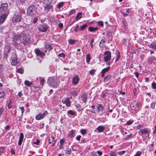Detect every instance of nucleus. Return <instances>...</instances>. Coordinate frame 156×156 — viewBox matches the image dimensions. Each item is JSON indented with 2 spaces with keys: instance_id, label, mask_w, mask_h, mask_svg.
<instances>
[{
  "instance_id": "28",
  "label": "nucleus",
  "mask_w": 156,
  "mask_h": 156,
  "mask_svg": "<svg viewBox=\"0 0 156 156\" xmlns=\"http://www.w3.org/2000/svg\"><path fill=\"white\" fill-rule=\"evenodd\" d=\"M46 48L48 50L50 51L52 49V48L51 45L49 44H47L46 45Z\"/></svg>"
},
{
  "instance_id": "29",
  "label": "nucleus",
  "mask_w": 156,
  "mask_h": 156,
  "mask_svg": "<svg viewBox=\"0 0 156 156\" xmlns=\"http://www.w3.org/2000/svg\"><path fill=\"white\" fill-rule=\"evenodd\" d=\"M150 47L154 49H156V44L154 43L150 44Z\"/></svg>"
},
{
  "instance_id": "18",
  "label": "nucleus",
  "mask_w": 156,
  "mask_h": 156,
  "mask_svg": "<svg viewBox=\"0 0 156 156\" xmlns=\"http://www.w3.org/2000/svg\"><path fill=\"white\" fill-rule=\"evenodd\" d=\"M110 66L105 68L104 69L101 71V73H105L107 72H108L110 69Z\"/></svg>"
},
{
  "instance_id": "36",
  "label": "nucleus",
  "mask_w": 156,
  "mask_h": 156,
  "mask_svg": "<svg viewBox=\"0 0 156 156\" xmlns=\"http://www.w3.org/2000/svg\"><path fill=\"white\" fill-rule=\"evenodd\" d=\"M90 59V56L89 54H88L87 55L86 61L87 62H89Z\"/></svg>"
},
{
  "instance_id": "25",
  "label": "nucleus",
  "mask_w": 156,
  "mask_h": 156,
  "mask_svg": "<svg viewBox=\"0 0 156 156\" xmlns=\"http://www.w3.org/2000/svg\"><path fill=\"white\" fill-rule=\"evenodd\" d=\"M74 133V132L73 130H72L71 131L68 135V137L70 138H72L73 136Z\"/></svg>"
},
{
  "instance_id": "48",
  "label": "nucleus",
  "mask_w": 156,
  "mask_h": 156,
  "mask_svg": "<svg viewBox=\"0 0 156 156\" xmlns=\"http://www.w3.org/2000/svg\"><path fill=\"white\" fill-rule=\"evenodd\" d=\"M133 122V121L132 120H129L127 122H126V125H131Z\"/></svg>"
},
{
  "instance_id": "11",
  "label": "nucleus",
  "mask_w": 156,
  "mask_h": 156,
  "mask_svg": "<svg viewBox=\"0 0 156 156\" xmlns=\"http://www.w3.org/2000/svg\"><path fill=\"white\" fill-rule=\"evenodd\" d=\"M8 14L2 13V15L0 17V23L1 24L2 23L4 22Z\"/></svg>"
},
{
  "instance_id": "54",
  "label": "nucleus",
  "mask_w": 156,
  "mask_h": 156,
  "mask_svg": "<svg viewBox=\"0 0 156 156\" xmlns=\"http://www.w3.org/2000/svg\"><path fill=\"white\" fill-rule=\"evenodd\" d=\"M44 79L42 78L41 80H40V83L41 85H42V86L44 85Z\"/></svg>"
},
{
  "instance_id": "35",
  "label": "nucleus",
  "mask_w": 156,
  "mask_h": 156,
  "mask_svg": "<svg viewBox=\"0 0 156 156\" xmlns=\"http://www.w3.org/2000/svg\"><path fill=\"white\" fill-rule=\"evenodd\" d=\"M51 5H47L45 7V9L49 10L51 9Z\"/></svg>"
},
{
  "instance_id": "6",
  "label": "nucleus",
  "mask_w": 156,
  "mask_h": 156,
  "mask_svg": "<svg viewBox=\"0 0 156 156\" xmlns=\"http://www.w3.org/2000/svg\"><path fill=\"white\" fill-rule=\"evenodd\" d=\"M48 83L49 84L50 86L55 87L58 83L56 81V80L52 78H50L48 80Z\"/></svg>"
},
{
  "instance_id": "14",
  "label": "nucleus",
  "mask_w": 156,
  "mask_h": 156,
  "mask_svg": "<svg viewBox=\"0 0 156 156\" xmlns=\"http://www.w3.org/2000/svg\"><path fill=\"white\" fill-rule=\"evenodd\" d=\"M63 103H65L67 106L70 107L71 105L69 98H66L64 101H62Z\"/></svg>"
},
{
  "instance_id": "59",
  "label": "nucleus",
  "mask_w": 156,
  "mask_h": 156,
  "mask_svg": "<svg viewBox=\"0 0 156 156\" xmlns=\"http://www.w3.org/2000/svg\"><path fill=\"white\" fill-rule=\"evenodd\" d=\"M58 26L60 28H62L63 27V25L62 23H60L58 24Z\"/></svg>"
},
{
  "instance_id": "56",
  "label": "nucleus",
  "mask_w": 156,
  "mask_h": 156,
  "mask_svg": "<svg viewBox=\"0 0 156 156\" xmlns=\"http://www.w3.org/2000/svg\"><path fill=\"white\" fill-rule=\"evenodd\" d=\"M98 24H99V25L101 26H103V22L102 21H99L98 22Z\"/></svg>"
},
{
  "instance_id": "5",
  "label": "nucleus",
  "mask_w": 156,
  "mask_h": 156,
  "mask_svg": "<svg viewBox=\"0 0 156 156\" xmlns=\"http://www.w3.org/2000/svg\"><path fill=\"white\" fill-rule=\"evenodd\" d=\"M104 55H105L104 57V59L105 62L109 61L111 59V53L110 51H106L104 52Z\"/></svg>"
},
{
  "instance_id": "51",
  "label": "nucleus",
  "mask_w": 156,
  "mask_h": 156,
  "mask_svg": "<svg viewBox=\"0 0 156 156\" xmlns=\"http://www.w3.org/2000/svg\"><path fill=\"white\" fill-rule=\"evenodd\" d=\"M60 142L61 144H62L65 142V140L64 139H62L60 140Z\"/></svg>"
},
{
  "instance_id": "64",
  "label": "nucleus",
  "mask_w": 156,
  "mask_h": 156,
  "mask_svg": "<svg viewBox=\"0 0 156 156\" xmlns=\"http://www.w3.org/2000/svg\"><path fill=\"white\" fill-rule=\"evenodd\" d=\"M75 12V11L74 10H72L69 13V15H72Z\"/></svg>"
},
{
  "instance_id": "12",
  "label": "nucleus",
  "mask_w": 156,
  "mask_h": 156,
  "mask_svg": "<svg viewBox=\"0 0 156 156\" xmlns=\"http://www.w3.org/2000/svg\"><path fill=\"white\" fill-rule=\"evenodd\" d=\"M23 36L22 34L21 35H17L14 36V41L15 43H18L17 41L19 40H20Z\"/></svg>"
},
{
  "instance_id": "2",
  "label": "nucleus",
  "mask_w": 156,
  "mask_h": 156,
  "mask_svg": "<svg viewBox=\"0 0 156 156\" xmlns=\"http://www.w3.org/2000/svg\"><path fill=\"white\" fill-rule=\"evenodd\" d=\"M8 4L7 3H3L0 7V14L2 13L9 14V11L8 9Z\"/></svg>"
},
{
  "instance_id": "17",
  "label": "nucleus",
  "mask_w": 156,
  "mask_h": 156,
  "mask_svg": "<svg viewBox=\"0 0 156 156\" xmlns=\"http://www.w3.org/2000/svg\"><path fill=\"white\" fill-rule=\"evenodd\" d=\"M97 130L99 132H101L104 130V127L102 126H99L97 128Z\"/></svg>"
},
{
  "instance_id": "63",
  "label": "nucleus",
  "mask_w": 156,
  "mask_h": 156,
  "mask_svg": "<svg viewBox=\"0 0 156 156\" xmlns=\"http://www.w3.org/2000/svg\"><path fill=\"white\" fill-rule=\"evenodd\" d=\"M97 153L100 156L102 154V152L98 151L97 152Z\"/></svg>"
},
{
  "instance_id": "3",
  "label": "nucleus",
  "mask_w": 156,
  "mask_h": 156,
  "mask_svg": "<svg viewBox=\"0 0 156 156\" xmlns=\"http://www.w3.org/2000/svg\"><path fill=\"white\" fill-rule=\"evenodd\" d=\"M23 36H22V40H21L20 43L23 44L25 46L28 45L30 42V38L29 37L26 36V34L22 33Z\"/></svg>"
},
{
  "instance_id": "49",
  "label": "nucleus",
  "mask_w": 156,
  "mask_h": 156,
  "mask_svg": "<svg viewBox=\"0 0 156 156\" xmlns=\"http://www.w3.org/2000/svg\"><path fill=\"white\" fill-rule=\"evenodd\" d=\"M141 154L140 151H138L136 153L134 156H140Z\"/></svg>"
},
{
  "instance_id": "44",
  "label": "nucleus",
  "mask_w": 156,
  "mask_h": 156,
  "mask_svg": "<svg viewBox=\"0 0 156 156\" xmlns=\"http://www.w3.org/2000/svg\"><path fill=\"white\" fill-rule=\"evenodd\" d=\"M152 86L154 89H156V83L154 82L152 84Z\"/></svg>"
},
{
  "instance_id": "46",
  "label": "nucleus",
  "mask_w": 156,
  "mask_h": 156,
  "mask_svg": "<svg viewBox=\"0 0 156 156\" xmlns=\"http://www.w3.org/2000/svg\"><path fill=\"white\" fill-rule=\"evenodd\" d=\"M67 113L72 115H73L74 114V113L72 110H71L68 111L67 112Z\"/></svg>"
},
{
  "instance_id": "10",
  "label": "nucleus",
  "mask_w": 156,
  "mask_h": 156,
  "mask_svg": "<svg viewBox=\"0 0 156 156\" xmlns=\"http://www.w3.org/2000/svg\"><path fill=\"white\" fill-rule=\"evenodd\" d=\"M35 52L37 56H40L41 57L45 55L44 52L41 51L38 49H35Z\"/></svg>"
},
{
  "instance_id": "53",
  "label": "nucleus",
  "mask_w": 156,
  "mask_h": 156,
  "mask_svg": "<svg viewBox=\"0 0 156 156\" xmlns=\"http://www.w3.org/2000/svg\"><path fill=\"white\" fill-rule=\"evenodd\" d=\"M37 17H35L33 20V21L34 23H35L37 21Z\"/></svg>"
},
{
  "instance_id": "7",
  "label": "nucleus",
  "mask_w": 156,
  "mask_h": 156,
  "mask_svg": "<svg viewBox=\"0 0 156 156\" xmlns=\"http://www.w3.org/2000/svg\"><path fill=\"white\" fill-rule=\"evenodd\" d=\"M22 18L21 15L17 14L14 16L12 19L13 23L19 22L21 21Z\"/></svg>"
},
{
  "instance_id": "33",
  "label": "nucleus",
  "mask_w": 156,
  "mask_h": 156,
  "mask_svg": "<svg viewBox=\"0 0 156 156\" xmlns=\"http://www.w3.org/2000/svg\"><path fill=\"white\" fill-rule=\"evenodd\" d=\"M66 153L68 154H70L71 153V150L70 148H67L66 149Z\"/></svg>"
},
{
  "instance_id": "30",
  "label": "nucleus",
  "mask_w": 156,
  "mask_h": 156,
  "mask_svg": "<svg viewBox=\"0 0 156 156\" xmlns=\"http://www.w3.org/2000/svg\"><path fill=\"white\" fill-rule=\"evenodd\" d=\"M64 3L63 2H61L59 3L57 5V7L59 9L63 5Z\"/></svg>"
},
{
  "instance_id": "57",
  "label": "nucleus",
  "mask_w": 156,
  "mask_h": 156,
  "mask_svg": "<svg viewBox=\"0 0 156 156\" xmlns=\"http://www.w3.org/2000/svg\"><path fill=\"white\" fill-rule=\"evenodd\" d=\"M58 55L59 56L63 57H64L65 56V55L63 53H62L61 54H60Z\"/></svg>"
},
{
  "instance_id": "13",
  "label": "nucleus",
  "mask_w": 156,
  "mask_h": 156,
  "mask_svg": "<svg viewBox=\"0 0 156 156\" xmlns=\"http://www.w3.org/2000/svg\"><path fill=\"white\" fill-rule=\"evenodd\" d=\"M79 79L78 76L76 75L73 79L72 83L73 84L76 85L78 83V82L79 81Z\"/></svg>"
},
{
  "instance_id": "47",
  "label": "nucleus",
  "mask_w": 156,
  "mask_h": 156,
  "mask_svg": "<svg viewBox=\"0 0 156 156\" xmlns=\"http://www.w3.org/2000/svg\"><path fill=\"white\" fill-rule=\"evenodd\" d=\"M5 151V148L4 147L0 148V155L2 153H3Z\"/></svg>"
},
{
  "instance_id": "31",
  "label": "nucleus",
  "mask_w": 156,
  "mask_h": 156,
  "mask_svg": "<svg viewBox=\"0 0 156 156\" xmlns=\"http://www.w3.org/2000/svg\"><path fill=\"white\" fill-rule=\"evenodd\" d=\"M16 58H16V53H13L11 56V59H16Z\"/></svg>"
},
{
  "instance_id": "45",
  "label": "nucleus",
  "mask_w": 156,
  "mask_h": 156,
  "mask_svg": "<svg viewBox=\"0 0 156 156\" xmlns=\"http://www.w3.org/2000/svg\"><path fill=\"white\" fill-rule=\"evenodd\" d=\"M80 132L83 134H85L87 133L86 131L84 129H81L80 130Z\"/></svg>"
},
{
  "instance_id": "39",
  "label": "nucleus",
  "mask_w": 156,
  "mask_h": 156,
  "mask_svg": "<svg viewBox=\"0 0 156 156\" xmlns=\"http://www.w3.org/2000/svg\"><path fill=\"white\" fill-rule=\"evenodd\" d=\"M23 137L24 135L23 133H20V134L19 140H23Z\"/></svg>"
},
{
  "instance_id": "8",
  "label": "nucleus",
  "mask_w": 156,
  "mask_h": 156,
  "mask_svg": "<svg viewBox=\"0 0 156 156\" xmlns=\"http://www.w3.org/2000/svg\"><path fill=\"white\" fill-rule=\"evenodd\" d=\"M48 114L47 111H45L43 114H39L36 116V119L37 120H40L45 117Z\"/></svg>"
},
{
  "instance_id": "61",
  "label": "nucleus",
  "mask_w": 156,
  "mask_h": 156,
  "mask_svg": "<svg viewBox=\"0 0 156 156\" xmlns=\"http://www.w3.org/2000/svg\"><path fill=\"white\" fill-rule=\"evenodd\" d=\"M19 108L21 109L22 111V114H23L24 112V107H20Z\"/></svg>"
},
{
  "instance_id": "26",
  "label": "nucleus",
  "mask_w": 156,
  "mask_h": 156,
  "mask_svg": "<svg viewBox=\"0 0 156 156\" xmlns=\"http://www.w3.org/2000/svg\"><path fill=\"white\" fill-rule=\"evenodd\" d=\"M111 78L110 76L109 75H108L106 76L104 78V82L105 83L107 82Z\"/></svg>"
},
{
  "instance_id": "1",
  "label": "nucleus",
  "mask_w": 156,
  "mask_h": 156,
  "mask_svg": "<svg viewBox=\"0 0 156 156\" xmlns=\"http://www.w3.org/2000/svg\"><path fill=\"white\" fill-rule=\"evenodd\" d=\"M36 13V9L33 5H30L27 9V14L28 15L34 16Z\"/></svg>"
},
{
  "instance_id": "24",
  "label": "nucleus",
  "mask_w": 156,
  "mask_h": 156,
  "mask_svg": "<svg viewBox=\"0 0 156 156\" xmlns=\"http://www.w3.org/2000/svg\"><path fill=\"white\" fill-rule=\"evenodd\" d=\"M82 17V13L81 12H79L77 14L76 17V20H78L79 19L81 18Z\"/></svg>"
},
{
  "instance_id": "22",
  "label": "nucleus",
  "mask_w": 156,
  "mask_h": 156,
  "mask_svg": "<svg viewBox=\"0 0 156 156\" xmlns=\"http://www.w3.org/2000/svg\"><path fill=\"white\" fill-rule=\"evenodd\" d=\"M98 108L99 111H102L104 108V107L101 104H99L98 106H97Z\"/></svg>"
},
{
  "instance_id": "21",
  "label": "nucleus",
  "mask_w": 156,
  "mask_h": 156,
  "mask_svg": "<svg viewBox=\"0 0 156 156\" xmlns=\"http://www.w3.org/2000/svg\"><path fill=\"white\" fill-rule=\"evenodd\" d=\"M105 37H103L102 38V39L101 40V41L100 42L99 44V46L101 48L103 46V45L101 46V44L102 43H105Z\"/></svg>"
},
{
  "instance_id": "62",
  "label": "nucleus",
  "mask_w": 156,
  "mask_h": 156,
  "mask_svg": "<svg viewBox=\"0 0 156 156\" xmlns=\"http://www.w3.org/2000/svg\"><path fill=\"white\" fill-rule=\"evenodd\" d=\"M23 140H19L18 144L19 145H20L22 143Z\"/></svg>"
},
{
  "instance_id": "58",
  "label": "nucleus",
  "mask_w": 156,
  "mask_h": 156,
  "mask_svg": "<svg viewBox=\"0 0 156 156\" xmlns=\"http://www.w3.org/2000/svg\"><path fill=\"white\" fill-rule=\"evenodd\" d=\"M4 109L2 108H0V115H1Z\"/></svg>"
},
{
  "instance_id": "32",
  "label": "nucleus",
  "mask_w": 156,
  "mask_h": 156,
  "mask_svg": "<svg viewBox=\"0 0 156 156\" xmlns=\"http://www.w3.org/2000/svg\"><path fill=\"white\" fill-rule=\"evenodd\" d=\"M141 132L142 134H144L147 133L148 132L147 130L146 129H143L142 130Z\"/></svg>"
},
{
  "instance_id": "4",
  "label": "nucleus",
  "mask_w": 156,
  "mask_h": 156,
  "mask_svg": "<svg viewBox=\"0 0 156 156\" xmlns=\"http://www.w3.org/2000/svg\"><path fill=\"white\" fill-rule=\"evenodd\" d=\"M139 103L137 102L134 101L131 104V108L134 111H137L139 109Z\"/></svg>"
},
{
  "instance_id": "23",
  "label": "nucleus",
  "mask_w": 156,
  "mask_h": 156,
  "mask_svg": "<svg viewBox=\"0 0 156 156\" xmlns=\"http://www.w3.org/2000/svg\"><path fill=\"white\" fill-rule=\"evenodd\" d=\"M11 50V48L9 46L5 47V53H9Z\"/></svg>"
},
{
  "instance_id": "9",
  "label": "nucleus",
  "mask_w": 156,
  "mask_h": 156,
  "mask_svg": "<svg viewBox=\"0 0 156 156\" xmlns=\"http://www.w3.org/2000/svg\"><path fill=\"white\" fill-rule=\"evenodd\" d=\"M39 30L42 32H46L48 29V27L46 24L43 23L38 27Z\"/></svg>"
},
{
  "instance_id": "60",
  "label": "nucleus",
  "mask_w": 156,
  "mask_h": 156,
  "mask_svg": "<svg viewBox=\"0 0 156 156\" xmlns=\"http://www.w3.org/2000/svg\"><path fill=\"white\" fill-rule=\"evenodd\" d=\"M81 137V136L80 135H79V136H77L76 137V139L77 140H78V141H80V138Z\"/></svg>"
},
{
  "instance_id": "55",
  "label": "nucleus",
  "mask_w": 156,
  "mask_h": 156,
  "mask_svg": "<svg viewBox=\"0 0 156 156\" xmlns=\"http://www.w3.org/2000/svg\"><path fill=\"white\" fill-rule=\"evenodd\" d=\"M23 94L21 92H20L18 93V96H19V98H20L23 95Z\"/></svg>"
},
{
  "instance_id": "15",
  "label": "nucleus",
  "mask_w": 156,
  "mask_h": 156,
  "mask_svg": "<svg viewBox=\"0 0 156 156\" xmlns=\"http://www.w3.org/2000/svg\"><path fill=\"white\" fill-rule=\"evenodd\" d=\"M81 99L84 103H86L87 102V96L86 93H83L81 96Z\"/></svg>"
},
{
  "instance_id": "43",
  "label": "nucleus",
  "mask_w": 156,
  "mask_h": 156,
  "mask_svg": "<svg viewBox=\"0 0 156 156\" xmlns=\"http://www.w3.org/2000/svg\"><path fill=\"white\" fill-rule=\"evenodd\" d=\"M69 42L70 44H73L75 43V41L74 40L71 39L69 41Z\"/></svg>"
},
{
  "instance_id": "34",
  "label": "nucleus",
  "mask_w": 156,
  "mask_h": 156,
  "mask_svg": "<svg viewBox=\"0 0 156 156\" xmlns=\"http://www.w3.org/2000/svg\"><path fill=\"white\" fill-rule=\"evenodd\" d=\"M23 69L22 68H19L17 70V72L20 74H23Z\"/></svg>"
},
{
  "instance_id": "37",
  "label": "nucleus",
  "mask_w": 156,
  "mask_h": 156,
  "mask_svg": "<svg viewBox=\"0 0 156 156\" xmlns=\"http://www.w3.org/2000/svg\"><path fill=\"white\" fill-rule=\"evenodd\" d=\"M110 155V156H117V153L113 151L111 152Z\"/></svg>"
},
{
  "instance_id": "42",
  "label": "nucleus",
  "mask_w": 156,
  "mask_h": 156,
  "mask_svg": "<svg viewBox=\"0 0 156 156\" xmlns=\"http://www.w3.org/2000/svg\"><path fill=\"white\" fill-rule=\"evenodd\" d=\"M95 70L94 69L90 71V73L92 75H93L95 74Z\"/></svg>"
},
{
  "instance_id": "27",
  "label": "nucleus",
  "mask_w": 156,
  "mask_h": 156,
  "mask_svg": "<svg viewBox=\"0 0 156 156\" xmlns=\"http://www.w3.org/2000/svg\"><path fill=\"white\" fill-rule=\"evenodd\" d=\"M5 95V93L2 90H0V98H2Z\"/></svg>"
},
{
  "instance_id": "40",
  "label": "nucleus",
  "mask_w": 156,
  "mask_h": 156,
  "mask_svg": "<svg viewBox=\"0 0 156 156\" xmlns=\"http://www.w3.org/2000/svg\"><path fill=\"white\" fill-rule=\"evenodd\" d=\"M120 58V55H119V52L118 51H117V56L116 59L115 60V61H116L118 60Z\"/></svg>"
},
{
  "instance_id": "16",
  "label": "nucleus",
  "mask_w": 156,
  "mask_h": 156,
  "mask_svg": "<svg viewBox=\"0 0 156 156\" xmlns=\"http://www.w3.org/2000/svg\"><path fill=\"white\" fill-rule=\"evenodd\" d=\"M17 58L16 59H11V65L13 66L16 65L17 64Z\"/></svg>"
},
{
  "instance_id": "38",
  "label": "nucleus",
  "mask_w": 156,
  "mask_h": 156,
  "mask_svg": "<svg viewBox=\"0 0 156 156\" xmlns=\"http://www.w3.org/2000/svg\"><path fill=\"white\" fill-rule=\"evenodd\" d=\"M87 26V24H84L83 26L80 27V30H83Z\"/></svg>"
},
{
  "instance_id": "52",
  "label": "nucleus",
  "mask_w": 156,
  "mask_h": 156,
  "mask_svg": "<svg viewBox=\"0 0 156 156\" xmlns=\"http://www.w3.org/2000/svg\"><path fill=\"white\" fill-rule=\"evenodd\" d=\"M8 53H5L4 54V58L6 59H7L8 57Z\"/></svg>"
},
{
  "instance_id": "20",
  "label": "nucleus",
  "mask_w": 156,
  "mask_h": 156,
  "mask_svg": "<svg viewBox=\"0 0 156 156\" xmlns=\"http://www.w3.org/2000/svg\"><path fill=\"white\" fill-rule=\"evenodd\" d=\"M97 30H98V28L97 27H90L89 28V30L90 32H94Z\"/></svg>"
},
{
  "instance_id": "19",
  "label": "nucleus",
  "mask_w": 156,
  "mask_h": 156,
  "mask_svg": "<svg viewBox=\"0 0 156 156\" xmlns=\"http://www.w3.org/2000/svg\"><path fill=\"white\" fill-rule=\"evenodd\" d=\"M25 85H26L28 87H30L31 85L32 84V83L29 81L27 80H26L24 82Z\"/></svg>"
},
{
  "instance_id": "41",
  "label": "nucleus",
  "mask_w": 156,
  "mask_h": 156,
  "mask_svg": "<svg viewBox=\"0 0 156 156\" xmlns=\"http://www.w3.org/2000/svg\"><path fill=\"white\" fill-rule=\"evenodd\" d=\"M155 103L154 102L151 103V108L152 109H154L155 108Z\"/></svg>"
},
{
  "instance_id": "50",
  "label": "nucleus",
  "mask_w": 156,
  "mask_h": 156,
  "mask_svg": "<svg viewBox=\"0 0 156 156\" xmlns=\"http://www.w3.org/2000/svg\"><path fill=\"white\" fill-rule=\"evenodd\" d=\"M111 33L109 31H108L106 34V35L108 37H109L111 35Z\"/></svg>"
}]
</instances>
